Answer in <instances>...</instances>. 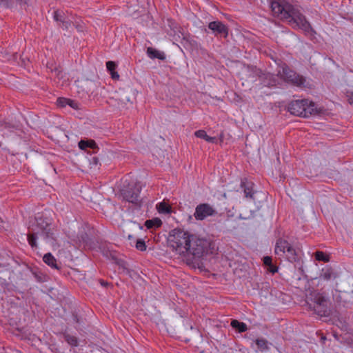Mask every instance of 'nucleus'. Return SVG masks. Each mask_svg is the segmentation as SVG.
<instances>
[{
  "instance_id": "1",
  "label": "nucleus",
  "mask_w": 353,
  "mask_h": 353,
  "mask_svg": "<svg viewBox=\"0 0 353 353\" xmlns=\"http://www.w3.org/2000/svg\"><path fill=\"white\" fill-rule=\"evenodd\" d=\"M170 246L179 255L201 258L207 252L208 242L181 229L172 230L168 236Z\"/></svg>"
},
{
  "instance_id": "2",
  "label": "nucleus",
  "mask_w": 353,
  "mask_h": 353,
  "mask_svg": "<svg viewBox=\"0 0 353 353\" xmlns=\"http://www.w3.org/2000/svg\"><path fill=\"white\" fill-rule=\"evenodd\" d=\"M271 9L277 17L288 21L292 26L302 29L305 32H312V28L305 17L293 6L284 0H272Z\"/></svg>"
},
{
  "instance_id": "3",
  "label": "nucleus",
  "mask_w": 353,
  "mask_h": 353,
  "mask_svg": "<svg viewBox=\"0 0 353 353\" xmlns=\"http://www.w3.org/2000/svg\"><path fill=\"white\" fill-rule=\"evenodd\" d=\"M35 228L34 226L30 228V233L28 234V241L32 248H37V239L38 236L43 239H53V233L51 230V219L46 217L43 213H39L35 217Z\"/></svg>"
},
{
  "instance_id": "4",
  "label": "nucleus",
  "mask_w": 353,
  "mask_h": 353,
  "mask_svg": "<svg viewBox=\"0 0 353 353\" xmlns=\"http://www.w3.org/2000/svg\"><path fill=\"white\" fill-rule=\"evenodd\" d=\"M306 303L321 316H327V299L321 293L313 290L306 295Z\"/></svg>"
},
{
  "instance_id": "5",
  "label": "nucleus",
  "mask_w": 353,
  "mask_h": 353,
  "mask_svg": "<svg viewBox=\"0 0 353 353\" xmlns=\"http://www.w3.org/2000/svg\"><path fill=\"white\" fill-rule=\"evenodd\" d=\"M288 110L292 114L308 117L316 112V106L314 102L308 99H301L292 101Z\"/></svg>"
},
{
  "instance_id": "6",
  "label": "nucleus",
  "mask_w": 353,
  "mask_h": 353,
  "mask_svg": "<svg viewBox=\"0 0 353 353\" xmlns=\"http://www.w3.org/2000/svg\"><path fill=\"white\" fill-rule=\"evenodd\" d=\"M274 253L279 257L285 258L290 262L296 261L297 253L296 249L287 241L279 239L275 245Z\"/></svg>"
},
{
  "instance_id": "7",
  "label": "nucleus",
  "mask_w": 353,
  "mask_h": 353,
  "mask_svg": "<svg viewBox=\"0 0 353 353\" xmlns=\"http://www.w3.org/2000/svg\"><path fill=\"white\" fill-rule=\"evenodd\" d=\"M278 75L285 82L297 87H305V79L290 70L285 63L278 70Z\"/></svg>"
},
{
  "instance_id": "8",
  "label": "nucleus",
  "mask_w": 353,
  "mask_h": 353,
  "mask_svg": "<svg viewBox=\"0 0 353 353\" xmlns=\"http://www.w3.org/2000/svg\"><path fill=\"white\" fill-rule=\"evenodd\" d=\"M215 210L208 203L199 204L196 207L194 216L196 220H203L214 214Z\"/></svg>"
},
{
  "instance_id": "9",
  "label": "nucleus",
  "mask_w": 353,
  "mask_h": 353,
  "mask_svg": "<svg viewBox=\"0 0 353 353\" xmlns=\"http://www.w3.org/2000/svg\"><path fill=\"white\" fill-rule=\"evenodd\" d=\"M208 28L210 29L216 35L221 34L226 37L228 34V30L226 26L219 21L209 23Z\"/></svg>"
},
{
  "instance_id": "10",
  "label": "nucleus",
  "mask_w": 353,
  "mask_h": 353,
  "mask_svg": "<svg viewBox=\"0 0 353 353\" xmlns=\"http://www.w3.org/2000/svg\"><path fill=\"white\" fill-rule=\"evenodd\" d=\"M139 188H128L122 190V195L125 200L134 203L139 201Z\"/></svg>"
},
{
  "instance_id": "11",
  "label": "nucleus",
  "mask_w": 353,
  "mask_h": 353,
  "mask_svg": "<svg viewBox=\"0 0 353 353\" xmlns=\"http://www.w3.org/2000/svg\"><path fill=\"white\" fill-rule=\"evenodd\" d=\"M336 278V274L333 269L329 266H326L321 270L318 278L319 283L322 281H330Z\"/></svg>"
},
{
  "instance_id": "12",
  "label": "nucleus",
  "mask_w": 353,
  "mask_h": 353,
  "mask_svg": "<svg viewBox=\"0 0 353 353\" xmlns=\"http://www.w3.org/2000/svg\"><path fill=\"white\" fill-rule=\"evenodd\" d=\"M260 78L262 79V84L264 86L272 87L276 85V79L274 75L270 73L263 74Z\"/></svg>"
},
{
  "instance_id": "13",
  "label": "nucleus",
  "mask_w": 353,
  "mask_h": 353,
  "mask_svg": "<svg viewBox=\"0 0 353 353\" xmlns=\"http://www.w3.org/2000/svg\"><path fill=\"white\" fill-rule=\"evenodd\" d=\"M43 261L45 263L49 265L50 268L59 270V268L57 263V259L51 253L46 254L43 257Z\"/></svg>"
},
{
  "instance_id": "14",
  "label": "nucleus",
  "mask_w": 353,
  "mask_h": 353,
  "mask_svg": "<svg viewBox=\"0 0 353 353\" xmlns=\"http://www.w3.org/2000/svg\"><path fill=\"white\" fill-rule=\"evenodd\" d=\"M147 54L151 59L157 58L160 60H163L165 58L164 52L158 51L151 47L148 48Z\"/></svg>"
},
{
  "instance_id": "15",
  "label": "nucleus",
  "mask_w": 353,
  "mask_h": 353,
  "mask_svg": "<svg viewBox=\"0 0 353 353\" xmlns=\"http://www.w3.org/2000/svg\"><path fill=\"white\" fill-rule=\"evenodd\" d=\"M161 225H162V221L159 218L149 219L145 222V226L148 229H157V228H160L161 226Z\"/></svg>"
},
{
  "instance_id": "16",
  "label": "nucleus",
  "mask_w": 353,
  "mask_h": 353,
  "mask_svg": "<svg viewBox=\"0 0 353 353\" xmlns=\"http://www.w3.org/2000/svg\"><path fill=\"white\" fill-rule=\"evenodd\" d=\"M241 186L243 188L244 194L246 198L252 199L254 192L253 190V184L252 183H245L241 182Z\"/></svg>"
},
{
  "instance_id": "17",
  "label": "nucleus",
  "mask_w": 353,
  "mask_h": 353,
  "mask_svg": "<svg viewBox=\"0 0 353 353\" xmlns=\"http://www.w3.org/2000/svg\"><path fill=\"white\" fill-rule=\"evenodd\" d=\"M157 209L161 214H170L172 212L171 206L164 201L157 203Z\"/></svg>"
},
{
  "instance_id": "18",
  "label": "nucleus",
  "mask_w": 353,
  "mask_h": 353,
  "mask_svg": "<svg viewBox=\"0 0 353 353\" xmlns=\"http://www.w3.org/2000/svg\"><path fill=\"white\" fill-rule=\"evenodd\" d=\"M79 147L81 150H86L87 148L94 149L97 148V144L93 140H81L79 142Z\"/></svg>"
},
{
  "instance_id": "19",
  "label": "nucleus",
  "mask_w": 353,
  "mask_h": 353,
  "mask_svg": "<svg viewBox=\"0 0 353 353\" xmlns=\"http://www.w3.org/2000/svg\"><path fill=\"white\" fill-rule=\"evenodd\" d=\"M231 326L236 329L239 332H244L248 330V326L245 323L240 322L237 320H232Z\"/></svg>"
},
{
  "instance_id": "20",
  "label": "nucleus",
  "mask_w": 353,
  "mask_h": 353,
  "mask_svg": "<svg viewBox=\"0 0 353 353\" xmlns=\"http://www.w3.org/2000/svg\"><path fill=\"white\" fill-rule=\"evenodd\" d=\"M106 68L108 70H109L111 73V76L112 79H118L119 75L117 72H114V70L116 68V64L114 61H108L106 63Z\"/></svg>"
},
{
  "instance_id": "21",
  "label": "nucleus",
  "mask_w": 353,
  "mask_h": 353,
  "mask_svg": "<svg viewBox=\"0 0 353 353\" xmlns=\"http://www.w3.org/2000/svg\"><path fill=\"white\" fill-rule=\"evenodd\" d=\"M64 339L71 346L77 347L78 345V339L76 336L69 334H64Z\"/></svg>"
},
{
  "instance_id": "22",
  "label": "nucleus",
  "mask_w": 353,
  "mask_h": 353,
  "mask_svg": "<svg viewBox=\"0 0 353 353\" xmlns=\"http://www.w3.org/2000/svg\"><path fill=\"white\" fill-rule=\"evenodd\" d=\"M256 345L261 351H265L268 349V342L265 339H258L256 340Z\"/></svg>"
},
{
  "instance_id": "23",
  "label": "nucleus",
  "mask_w": 353,
  "mask_h": 353,
  "mask_svg": "<svg viewBox=\"0 0 353 353\" xmlns=\"http://www.w3.org/2000/svg\"><path fill=\"white\" fill-rule=\"evenodd\" d=\"M315 259L319 261L327 262L329 261L328 256L321 251H317L315 253Z\"/></svg>"
},
{
  "instance_id": "24",
  "label": "nucleus",
  "mask_w": 353,
  "mask_h": 353,
  "mask_svg": "<svg viewBox=\"0 0 353 353\" xmlns=\"http://www.w3.org/2000/svg\"><path fill=\"white\" fill-rule=\"evenodd\" d=\"M136 248L140 251H145L146 250L145 241L142 239H138L136 243Z\"/></svg>"
},
{
  "instance_id": "25",
  "label": "nucleus",
  "mask_w": 353,
  "mask_h": 353,
  "mask_svg": "<svg viewBox=\"0 0 353 353\" xmlns=\"http://www.w3.org/2000/svg\"><path fill=\"white\" fill-rule=\"evenodd\" d=\"M62 12L59 11V10H56L54 12V14H53V18L54 19V21H60L61 22L62 20H63V14H62Z\"/></svg>"
},
{
  "instance_id": "26",
  "label": "nucleus",
  "mask_w": 353,
  "mask_h": 353,
  "mask_svg": "<svg viewBox=\"0 0 353 353\" xmlns=\"http://www.w3.org/2000/svg\"><path fill=\"white\" fill-rule=\"evenodd\" d=\"M68 102L69 99L65 98H58L57 101V105L60 107H65L68 104Z\"/></svg>"
},
{
  "instance_id": "27",
  "label": "nucleus",
  "mask_w": 353,
  "mask_h": 353,
  "mask_svg": "<svg viewBox=\"0 0 353 353\" xmlns=\"http://www.w3.org/2000/svg\"><path fill=\"white\" fill-rule=\"evenodd\" d=\"M194 134L196 137L203 139L204 140L205 139V138L207 137V135H208L206 132L203 130H199L196 131Z\"/></svg>"
},
{
  "instance_id": "28",
  "label": "nucleus",
  "mask_w": 353,
  "mask_h": 353,
  "mask_svg": "<svg viewBox=\"0 0 353 353\" xmlns=\"http://www.w3.org/2000/svg\"><path fill=\"white\" fill-rule=\"evenodd\" d=\"M61 23V28L64 30H68L69 28L71 26V22L68 20H62Z\"/></svg>"
},
{
  "instance_id": "29",
  "label": "nucleus",
  "mask_w": 353,
  "mask_h": 353,
  "mask_svg": "<svg viewBox=\"0 0 353 353\" xmlns=\"http://www.w3.org/2000/svg\"><path fill=\"white\" fill-rule=\"evenodd\" d=\"M268 270L272 273V274H274L276 273L277 271H278V268L273 265L272 263H271V265H270L268 267Z\"/></svg>"
},
{
  "instance_id": "30",
  "label": "nucleus",
  "mask_w": 353,
  "mask_h": 353,
  "mask_svg": "<svg viewBox=\"0 0 353 353\" xmlns=\"http://www.w3.org/2000/svg\"><path fill=\"white\" fill-rule=\"evenodd\" d=\"M263 263L264 265H265L266 266H269L270 265H271V263H272V259L270 256H264L263 257Z\"/></svg>"
},
{
  "instance_id": "31",
  "label": "nucleus",
  "mask_w": 353,
  "mask_h": 353,
  "mask_svg": "<svg viewBox=\"0 0 353 353\" xmlns=\"http://www.w3.org/2000/svg\"><path fill=\"white\" fill-rule=\"evenodd\" d=\"M208 143H215L217 142V139L216 137H210L207 135V137L205 139Z\"/></svg>"
},
{
  "instance_id": "32",
  "label": "nucleus",
  "mask_w": 353,
  "mask_h": 353,
  "mask_svg": "<svg viewBox=\"0 0 353 353\" xmlns=\"http://www.w3.org/2000/svg\"><path fill=\"white\" fill-rule=\"evenodd\" d=\"M68 105L73 108H77V103L73 100L69 99V102H68Z\"/></svg>"
},
{
  "instance_id": "33",
  "label": "nucleus",
  "mask_w": 353,
  "mask_h": 353,
  "mask_svg": "<svg viewBox=\"0 0 353 353\" xmlns=\"http://www.w3.org/2000/svg\"><path fill=\"white\" fill-rule=\"evenodd\" d=\"M0 2L4 3L7 6H11L12 0H0Z\"/></svg>"
},
{
  "instance_id": "34",
  "label": "nucleus",
  "mask_w": 353,
  "mask_h": 353,
  "mask_svg": "<svg viewBox=\"0 0 353 353\" xmlns=\"http://www.w3.org/2000/svg\"><path fill=\"white\" fill-rule=\"evenodd\" d=\"M341 329H342V330H346V329H347V325H342Z\"/></svg>"
},
{
  "instance_id": "35",
  "label": "nucleus",
  "mask_w": 353,
  "mask_h": 353,
  "mask_svg": "<svg viewBox=\"0 0 353 353\" xmlns=\"http://www.w3.org/2000/svg\"><path fill=\"white\" fill-rule=\"evenodd\" d=\"M21 0H12V5L14 3V2H19L21 1Z\"/></svg>"
},
{
  "instance_id": "36",
  "label": "nucleus",
  "mask_w": 353,
  "mask_h": 353,
  "mask_svg": "<svg viewBox=\"0 0 353 353\" xmlns=\"http://www.w3.org/2000/svg\"><path fill=\"white\" fill-rule=\"evenodd\" d=\"M101 283L102 285H106V283H105L104 281H102Z\"/></svg>"
},
{
  "instance_id": "37",
  "label": "nucleus",
  "mask_w": 353,
  "mask_h": 353,
  "mask_svg": "<svg viewBox=\"0 0 353 353\" xmlns=\"http://www.w3.org/2000/svg\"><path fill=\"white\" fill-rule=\"evenodd\" d=\"M220 139H221V141H223V136H222V134H221Z\"/></svg>"
},
{
  "instance_id": "38",
  "label": "nucleus",
  "mask_w": 353,
  "mask_h": 353,
  "mask_svg": "<svg viewBox=\"0 0 353 353\" xmlns=\"http://www.w3.org/2000/svg\"><path fill=\"white\" fill-rule=\"evenodd\" d=\"M77 29H78V31H81L82 30L81 29V28H79L77 27Z\"/></svg>"
}]
</instances>
